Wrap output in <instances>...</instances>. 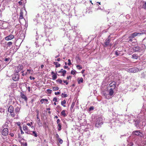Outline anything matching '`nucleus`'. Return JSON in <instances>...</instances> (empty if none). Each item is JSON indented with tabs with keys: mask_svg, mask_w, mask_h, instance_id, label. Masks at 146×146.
I'll use <instances>...</instances> for the list:
<instances>
[{
	"mask_svg": "<svg viewBox=\"0 0 146 146\" xmlns=\"http://www.w3.org/2000/svg\"><path fill=\"white\" fill-rule=\"evenodd\" d=\"M142 134L140 132L138 131H133L132 133V135L131 136H130L131 137V138H133V141H135V139H133V138H135L136 136H141V134Z\"/></svg>",
	"mask_w": 146,
	"mask_h": 146,
	"instance_id": "obj_1",
	"label": "nucleus"
},
{
	"mask_svg": "<svg viewBox=\"0 0 146 146\" xmlns=\"http://www.w3.org/2000/svg\"><path fill=\"white\" fill-rule=\"evenodd\" d=\"M14 108L12 106H9L8 109V111L10 113L11 116L13 117H15L16 114L13 112Z\"/></svg>",
	"mask_w": 146,
	"mask_h": 146,
	"instance_id": "obj_2",
	"label": "nucleus"
},
{
	"mask_svg": "<svg viewBox=\"0 0 146 146\" xmlns=\"http://www.w3.org/2000/svg\"><path fill=\"white\" fill-rule=\"evenodd\" d=\"M102 118H98V120L95 124V127L98 128L101 127V125L102 124Z\"/></svg>",
	"mask_w": 146,
	"mask_h": 146,
	"instance_id": "obj_3",
	"label": "nucleus"
},
{
	"mask_svg": "<svg viewBox=\"0 0 146 146\" xmlns=\"http://www.w3.org/2000/svg\"><path fill=\"white\" fill-rule=\"evenodd\" d=\"M127 71L130 73H135L138 72L139 69L137 68H133L128 69Z\"/></svg>",
	"mask_w": 146,
	"mask_h": 146,
	"instance_id": "obj_4",
	"label": "nucleus"
},
{
	"mask_svg": "<svg viewBox=\"0 0 146 146\" xmlns=\"http://www.w3.org/2000/svg\"><path fill=\"white\" fill-rule=\"evenodd\" d=\"M20 96L27 103L28 98L27 96L22 92H21L20 93Z\"/></svg>",
	"mask_w": 146,
	"mask_h": 146,
	"instance_id": "obj_5",
	"label": "nucleus"
},
{
	"mask_svg": "<svg viewBox=\"0 0 146 146\" xmlns=\"http://www.w3.org/2000/svg\"><path fill=\"white\" fill-rule=\"evenodd\" d=\"M14 36L11 34L9 35L6 36L5 37V39L6 40H11L14 38Z\"/></svg>",
	"mask_w": 146,
	"mask_h": 146,
	"instance_id": "obj_6",
	"label": "nucleus"
},
{
	"mask_svg": "<svg viewBox=\"0 0 146 146\" xmlns=\"http://www.w3.org/2000/svg\"><path fill=\"white\" fill-rule=\"evenodd\" d=\"M8 133V128H3L2 131V135L4 136H6Z\"/></svg>",
	"mask_w": 146,
	"mask_h": 146,
	"instance_id": "obj_7",
	"label": "nucleus"
},
{
	"mask_svg": "<svg viewBox=\"0 0 146 146\" xmlns=\"http://www.w3.org/2000/svg\"><path fill=\"white\" fill-rule=\"evenodd\" d=\"M131 50L134 52L140 51V48L138 46H136L133 47Z\"/></svg>",
	"mask_w": 146,
	"mask_h": 146,
	"instance_id": "obj_8",
	"label": "nucleus"
},
{
	"mask_svg": "<svg viewBox=\"0 0 146 146\" xmlns=\"http://www.w3.org/2000/svg\"><path fill=\"white\" fill-rule=\"evenodd\" d=\"M13 80L15 81H18L19 79V76L18 74H14L12 76Z\"/></svg>",
	"mask_w": 146,
	"mask_h": 146,
	"instance_id": "obj_9",
	"label": "nucleus"
},
{
	"mask_svg": "<svg viewBox=\"0 0 146 146\" xmlns=\"http://www.w3.org/2000/svg\"><path fill=\"white\" fill-rule=\"evenodd\" d=\"M110 37V36H109L108 38L106 40L105 42L104 43L105 44L106 46H107L109 44L110 42V38H109Z\"/></svg>",
	"mask_w": 146,
	"mask_h": 146,
	"instance_id": "obj_10",
	"label": "nucleus"
},
{
	"mask_svg": "<svg viewBox=\"0 0 146 146\" xmlns=\"http://www.w3.org/2000/svg\"><path fill=\"white\" fill-rule=\"evenodd\" d=\"M116 83L115 82H113L110 83L109 86L110 87H113V89H115L116 87Z\"/></svg>",
	"mask_w": 146,
	"mask_h": 146,
	"instance_id": "obj_11",
	"label": "nucleus"
},
{
	"mask_svg": "<svg viewBox=\"0 0 146 146\" xmlns=\"http://www.w3.org/2000/svg\"><path fill=\"white\" fill-rule=\"evenodd\" d=\"M66 110H63L61 112V115L63 116L64 117H65L67 116V115L66 113Z\"/></svg>",
	"mask_w": 146,
	"mask_h": 146,
	"instance_id": "obj_12",
	"label": "nucleus"
},
{
	"mask_svg": "<svg viewBox=\"0 0 146 146\" xmlns=\"http://www.w3.org/2000/svg\"><path fill=\"white\" fill-rule=\"evenodd\" d=\"M23 68V66L19 65L17 67V73L21 71V70Z\"/></svg>",
	"mask_w": 146,
	"mask_h": 146,
	"instance_id": "obj_13",
	"label": "nucleus"
},
{
	"mask_svg": "<svg viewBox=\"0 0 146 146\" xmlns=\"http://www.w3.org/2000/svg\"><path fill=\"white\" fill-rule=\"evenodd\" d=\"M25 133L28 134H31L32 131H30L28 128H23Z\"/></svg>",
	"mask_w": 146,
	"mask_h": 146,
	"instance_id": "obj_14",
	"label": "nucleus"
},
{
	"mask_svg": "<svg viewBox=\"0 0 146 146\" xmlns=\"http://www.w3.org/2000/svg\"><path fill=\"white\" fill-rule=\"evenodd\" d=\"M15 112L17 114L20 111V108L18 107H17L15 109Z\"/></svg>",
	"mask_w": 146,
	"mask_h": 146,
	"instance_id": "obj_15",
	"label": "nucleus"
},
{
	"mask_svg": "<svg viewBox=\"0 0 146 146\" xmlns=\"http://www.w3.org/2000/svg\"><path fill=\"white\" fill-rule=\"evenodd\" d=\"M113 89L112 88H111L109 90V95L110 96L113 95V94L114 92Z\"/></svg>",
	"mask_w": 146,
	"mask_h": 146,
	"instance_id": "obj_16",
	"label": "nucleus"
},
{
	"mask_svg": "<svg viewBox=\"0 0 146 146\" xmlns=\"http://www.w3.org/2000/svg\"><path fill=\"white\" fill-rule=\"evenodd\" d=\"M143 33H137L136 32L134 33L131 34L133 36V37H135L136 36H138V34H140V35H141L142 34H143Z\"/></svg>",
	"mask_w": 146,
	"mask_h": 146,
	"instance_id": "obj_17",
	"label": "nucleus"
},
{
	"mask_svg": "<svg viewBox=\"0 0 146 146\" xmlns=\"http://www.w3.org/2000/svg\"><path fill=\"white\" fill-rule=\"evenodd\" d=\"M23 12L21 10V12L20 13V16H19V19H22L23 18Z\"/></svg>",
	"mask_w": 146,
	"mask_h": 146,
	"instance_id": "obj_18",
	"label": "nucleus"
},
{
	"mask_svg": "<svg viewBox=\"0 0 146 146\" xmlns=\"http://www.w3.org/2000/svg\"><path fill=\"white\" fill-rule=\"evenodd\" d=\"M40 101L41 104H43L44 103V102H48V100L47 99H42L40 100Z\"/></svg>",
	"mask_w": 146,
	"mask_h": 146,
	"instance_id": "obj_19",
	"label": "nucleus"
},
{
	"mask_svg": "<svg viewBox=\"0 0 146 146\" xmlns=\"http://www.w3.org/2000/svg\"><path fill=\"white\" fill-rule=\"evenodd\" d=\"M138 58V56L136 54H134L132 55V58H133L137 59Z\"/></svg>",
	"mask_w": 146,
	"mask_h": 146,
	"instance_id": "obj_20",
	"label": "nucleus"
},
{
	"mask_svg": "<svg viewBox=\"0 0 146 146\" xmlns=\"http://www.w3.org/2000/svg\"><path fill=\"white\" fill-rule=\"evenodd\" d=\"M26 2V0H25V1H19L18 2V3L19 5H21L22 4H25Z\"/></svg>",
	"mask_w": 146,
	"mask_h": 146,
	"instance_id": "obj_21",
	"label": "nucleus"
},
{
	"mask_svg": "<svg viewBox=\"0 0 146 146\" xmlns=\"http://www.w3.org/2000/svg\"><path fill=\"white\" fill-rule=\"evenodd\" d=\"M66 103V101L65 100H64L63 101L61 102V104L64 107H65L66 106L65 104Z\"/></svg>",
	"mask_w": 146,
	"mask_h": 146,
	"instance_id": "obj_22",
	"label": "nucleus"
},
{
	"mask_svg": "<svg viewBox=\"0 0 146 146\" xmlns=\"http://www.w3.org/2000/svg\"><path fill=\"white\" fill-rule=\"evenodd\" d=\"M57 72H56V74H53L52 76V79L54 80H55V79H56L57 78Z\"/></svg>",
	"mask_w": 146,
	"mask_h": 146,
	"instance_id": "obj_23",
	"label": "nucleus"
},
{
	"mask_svg": "<svg viewBox=\"0 0 146 146\" xmlns=\"http://www.w3.org/2000/svg\"><path fill=\"white\" fill-rule=\"evenodd\" d=\"M13 44V42H9L7 43V45L8 47H10Z\"/></svg>",
	"mask_w": 146,
	"mask_h": 146,
	"instance_id": "obj_24",
	"label": "nucleus"
},
{
	"mask_svg": "<svg viewBox=\"0 0 146 146\" xmlns=\"http://www.w3.org/2000/svg\"><path fill=\"white\" fill-rule=\"evenodd\" d=\"M54 64L56 65V67L58 68L60 66V64L58 62H54Z\"/></svg>",
	"mask_w": 146,
	"mask_h": 146,
	"instance_id": "obj_25",
	"label": "nucleus"
},
{
	"mask_svg": "<svg viewBox=\"0 0 146 146\" xmlns=\"http://www.w3.org/2000/svg\"><path fill=\"white\" fill-rule=\"evenodd\" d=\"M27 71L28 72V74H32L33 73V70L27 69Z\"/></svg>",
	"mask_w": 146,
	"mask_h": 146,
	"instance_id": "obj_26",
	"label": "nucleus"
},
{
	"mask_svg": "<svg viewBox=\"0 0 146 146\" xmlns=\"http://www.w3.org/2000/svg\"><path fill=\"white\" fill-rule=\"evenodd\" d=\"M83 81V78H80V80H78V84H80L81 83H82Z\"/></svg>",
	"mask_w": 146,
	"mask_h": 146,
	"instance_id": "obj_27",
	"label": "nucleus"
},
{
	"mask_svg": "<svg viewBox=\"0 0 146 146\" xmlns=\"http://www.w3.org/2000/svg\"><path fill=\"white\" fill-rule=\"evenodd\" d=\"M32 134L31 133V134L33 136H34L35 137H37V133H36L35 131H33L32 132Z\"/></svg>",
	"mask_w": 146,
	"mask_h": 146,
	"instance_id": "obj_28",
	"label": "nucleus"
},
{
	"mask_svg": "<svg viewBox=\"0 0 146 146\" xmlns=\"http://www.w3.org/2000/svg\"><path fill=\"white\" fill-rule=\"evenodd\" d=\"M59 88L58 87H52V89L53 91H56L58 90Z\"/></svg>",
	"mask_w": 146,
	"mask_h": 146,
	"instance_id": "obj_29",
	"label": "nucleus"
},
{
	"mask_svg": "<svg viewBox=\"0 0 146 146\" xmlns=\"http://www.w3.org/2000/svg\"><path fill=\"white\" fill-rule=\"evenodd\" d=\"M75 102H73L72 104L71 105V107H70V109L72 110L73 109L74 107V106L75 105Z\"/></svg>",
	"mask_w": 146,
	"mask_h": 146,
	"instance_id": "obj_30",
	"label": "nucleus"
},
{
	"mask_svg": "<svg viewBox=\"0 0 146 146\" xmlns=\"http://www.w3.org/2000/svg\"><path fill=\"white\" fill-rule=\"evenodd\" d=\"M61 96L62 97L65 98L68 96V95L66 94L62 93L61 94Z\"/></svg>",
	"mask_w": 146,
	"mask_h": 146,
	"instance_id": "obj_31",
	"label": "nucleus"
},
{
	"mask_svg": "<svg viewBox=\"0 0 146 146\" xmlns=\"http://www.w3.org/2000/svg\"><path fill=\"white\" fill-rule=\"evenodd\" d=\"M56 108L57 110H58L59 111H60L61 110V107L59 105L57 106L56 107Z\"/></svg>",
	"mask_w": 146,
	"mask_h": 146,
	"instance_id": "obj_32",
	"label": "nucleus"
},
{
	"mask_svg": "<svg viewBox=\"0 0 146 146\" xmlns=\"http://www.w3.org/2000/svg\"><path fill=\"white\" fill-rule=\"evenodd\" d=\"M57 82H58L60 84H62V80L60 79H58L56 80Z\"/></svg>",
	"mask_w": 146,
	"mask_h": 146,
	"instance_id": "obj_33",
	"label": "nucleus"
},
{
	"mask_svg": "<svg viewBox=\"0 0 146 146\" xmlns=\"http://www.w3.org/2000/svg\"><path fill=\"white\" fill-rule=\"evenodd\" d=\"M105 137V136L103 135H101L100 136V138L102 140L104 141V138Z\"/></svg>",
	"mask_w": 146,
	"mask_h": 146,
	"instance_id": "obj_34",
	"label": "nucleus"
},
{
	"mask_svg": "<svg viewBox=\"0 0 146 146\" xmlns=\"http://www.w3.org/2000/svg\"><path fill=\"white\" fill-rule=\"evenodd\" d=\"M8 127V123L7 122H6L5 124L3 125V127H6V128Z\"/></svg>",
	"mask_w": 146,
	"mask_h": 146,
	"instance_id": "obj_35",
	"label": "nucleus"
},
{
	"mask_svg": "<svg viewBox=\"0 0 146 146\" xmlns=\"http://www.w3.org/2000/svg\"><path fill=\"white\" fill-rule=\"evenodd\" d=\"M46 91L49 94H51L52 92V90L50 89H48Z\"/></svg>",
	"mask_w": 146,
	"mask_h": 146,
	"instance_id": "obj_36",
	"label": "nucleus"
},
{
	"mask_svg": "<svg viewBox=\"0 0 146 146\" xmlns=\"http://www.w3.org/2000/svg\"><path fill=\"white\" fill-rule=\"evenodd\" d=\"M37 114L36 115V116H37V119L39 121L40 120V119L39 117V116H38V113H38V111L37 112Z\"/></svg>",
	"mask_w": 146,
	"mask_h": 146,
	"instance_id": "obj_37",
	"label": "nucleus"
},
{
	"mask_svg": "<svg viewBox=\"0 0 146 146\" xmlns=\"http://www.w3.org/2000/svg\"><path fill=\"white\" fill-rule=\"evenodd\" d=\"M76 67L79 70H81L82 69V67L80 65H77L76 66Z\"/></svg>",
	"mask_w": 146,
	"mask_h": 146,
	"instance_id": "obj_38",
	"label": "nucleus"
},
{
	"mask_svg": "<svg viewBox=\"0 0 146 146\" xmlns=\"http://www.w3.org/2000/svg\"><path fill=\"white\" fill-rule=\"evenodd\" d=\"M66 71L65 70H64L62 72V75L63 76H65V74L66 73Z\"/></svg>",
	"mask_w": 146,
	"mask_h": 146,
	"instance_id": "obj_39",
	"label": "nucleus"
},
{
	"mask_svg": "<svg viewBox=\"0 0 146 146\" xmlns=\"http://www.w3.org/2000/svg\"><path fill=\"white\" fill-rule=\"evenodd\" d=\"M52 100L53 101H55V102H57L58 101L57 98L56 97L54 98Z\"/></svg>",
	"mask_w": 146,
	"mask_h": 146,
	"instance_id": "obj_40",
	"label": "nucleus"
},
{
	"mask_svg": "<svg viewBox=\"0 0 146 146\" xmlns=\"http://www.w3.org/2000/svg\"><path fill=\"white\" fill-rule=\"evenodd\" d=\"M76 71L75 70H72L71 71V73L72 74L74 75L76 73Z\"/></svg>",
	"mask_w": 146,
	"mask_h": 146,
	"instance_id": "obj_41",
	"label": "nucleus"
},
{
	"mask_svg": "<svg viewBox=\"0 0 146 146\" xmlns=\"http://www.w3.org/2000/svg\"><path fill=\"white\" fill-rule=\"evenodd\" d=\"M59 142L60 144H62L63 143V140L61 139H58Z\"/></svg>",
	"mask_w": 146,
	"mask_h": 146,
	"instance_id": "obj_42",
	"label": "nucleus"
},
{
	"mask_svg": "<svg viewBox=\"0 0 146 146\" xmlns=\"http://www.w3.org/2000/svg\"><path fill=\"white\" fill-rule=\"evenodd\" d=\"M143 8L145 9H146V1L145 4L143 5Z\"/></svg>",
	"mask_w": 146,
	"mask_h": 146,
	"instance_id": "obj_43",
	"label": "nucleus"
},
{
	"mask_svg": "<svg viewBox=\"0 0 146 146\" xmlns=\"http://www.w3.org/2000/svg\"><path fill=\"white\" fill-rule=\"evenodd\" d=\"M94 108L93 106H91L89 108V111H91L94 110Z\"/></svg>",
	"mask_w": 146,
	"mask_h": 146,
	"instance_id": "obj_44",
	"label": "nucleus"
},
{
	"mask_svg": "<svg viewBox=\"0 0 146 146\" xmlns=\"http://www.w3.org/2000/svg\"><path fill=\"white\" fill-rule=\"evenodd\" d=\"M68 64L69 66L71 64V60H70V59H68Z\"/></svg>",
	"mask_w": 146,
	"mask_h": 146,
	"instance_id": "obj_45",
	"label": "nucleus"
},
{
	"mask_svg": "<svg viewBox=\"0 0 146 146\" xmlns=\"http://www.w3.org/2000/svg\"><path fill=\"white\" fill-rule=\"evenodd\" d=\"M17 125L19 127V128H21V127L20 126L21 123L19 122H18L17 123Z\"/></svg>",
	"mask_w": 146,
	"mask_h": 146,
	"instance_id": "obj_46",
	"label": "nucleus"
},
{
	"mask_svg": "<svg viewBox=\"0 0 146 146\" xmlns=\"http://www.w3.org/2000/svg\"><path fill=\"white\" fill-rule=\"evenodd\" d=\"M21 146H27V143H23L21 144Z\"/></svg>",
	"mask_w": 146,
	"mask_h": 146,
	"instance_id": "obj_47",
	"label": "nucleus"
},
{
	"mask_svg": "<svg viewBox=\"0 0 146 146\" xmlns=\"http://www.w3.org/2000/svg\"><path fill=\"white\" fill-rule=\"evenodd\" d=\"M63 82L64 83H65L66 85H68V82L67 80H63Z\"/></svg>",
	"mask_w": 146,
	"mask_h": 146,
	"instance_id": "obj_48",
	"label": "nucleus"
},
{
	"mask_svg": "<svg viewBox=\"0 0 146 146\" xmlns=\"http://www.w3.org/2000/svg\"><path fill=\"white\" fill-rule=\"evenodd\" d=\"M60 94V92H55V95H59Z\"/></svg>",
	"mask_w": 146,
	"mask_h": 146,
	"instance_id": "obj_49",
	"label": "nucleus"
},
{
	"mask_svg": "<svg viewBox=\"0 0 146 146\" xmlns=\"http://www.w3.org/2000/svg\"><path fill=\"white\" fill-rule=\"evenodd\" d=\"M115 54L117 56H118L119 55V53H118V52L117 51H115Z\"/></svg>",
	"mask_w": 146,
	"mask_h": 146,
	"instance_id": "obj_50",
	"label": "nucleus"
},
{
	"mask_svg": "<svg viewBox=\"0 0 146 146\" xmlns=\"http://www.w3.org/2000/svg\"><path fill=\"white\" fill-rule=\"evenodd\" d=\"M134 38V37H133V36L131 34V36L129 37V38L130 39V38Z\"/></svg>",
	"mask_w": 146,
	"mask_h": 146,
	"instance_id": "obj_51",
	"label": "nucleus"
},
{
	"mask_svg": "<svg viewBox=\"0 0 146 146\" xmlns=\"http://www.w3.org/2000/svg\"><path fill=\"white\" fill-rule=\"evenodd\" d=\"M10 60V58H5V61H8Z\"/></svg>",
	"mask_w": 146,
	"mask_h": 146,
	"instance_id": "obj_52",
	"label": "nucleus"
},
{
	"mask_svg": "<svg viewBox=\"0 0 146 146\" xmlns=\"http://www.w3.org/2000/svg\"><path fill=\"white\" fill-rule=\"evenodd\" d=\"M29 78H30V79L31 80H32V79L34 80L35 79V78L34 77L31 76H30Z\"/></svg>",
	"mask_w": 146,
	"mask_h": 146,
	"instance_id": "obj_53",
	"label": "nucleus"
},
{
	"mask_svg": "<svg viewBox=\"0 0 146 146\" xmlns=\"http://www.w3.org/2000/svg\"><path fill=\"white\" fill-rule=\"evenodd\" d=\"M64 70H63L62 69H61L58 72L59 73H61V72H62L64 71Z\"/></svg>",
	"mask_w": 146,
	"mask_h": 146,
	"instance_id": "obj_54",
	"label": "nucleus"
},
{
	"mask_svg": "<svg viewBox=\"0 0 146 146\" xmlns=\"http://www.w3.org/2000/svg\"><path fill=\"white\" fill-rule=\"evenodd\" d=\"M28 91L29 92L31 91V88L30 87H28L27 88Z\"/></svg>",
	"mask_w": 146,
	"mask_h": 146,
	"instance_id": "obj_55",
	"label": "nucleus"
},
{
	"mask_svg": "<svg viewBox=\"0 0 146 146\" xmlns=\"http://www.w3.org/2000/svg\"><path fill=\"white\" fill-rule=\"evenodd\" d=\"M58 124V126L59 127V128H61V126L60 124L59 123Z\"/></svg>",
	"mask_w": 146,
	"mask_h": 146,
	"instance_id": "obj_56",
	"label": "nucleus"
},
{
	"mask_svg": "<svg viewBox=\"0 0 146 146\" xmlns=\"http://www.w3.org/2000/svg\"><path fill=\"white\" fill-rule=\"evenodd\" d=\"M24 71H22L21 72V73H22V76H25V74L24 73Z\"/></svg>",
	"mask_w": 146,
	"mask_h": 146,
	"instance_id": "obj_57",
	"label": "nucleus"
},
{
	"mask_svg": "<svg viewBox=\"0 0 146 146\" xmlns=\"http://www.w3.org/2000/svg\"><path fill=\"white\" fill-rule=\"evenodd\" d=\"M31 125L32 124V122H31V123H27V125L29 126H31Z\"/></svg>",
	"mask_w": 146,
	"mask_h": 146,
	"instance_id": "obj_58",
	"label": "nucleus"
},
{
	"mask_svg": "<svg viewBox=\"0 0 146 146\" xmlns=\"http://www.w3.org/2000/svg\"><path fill=\"white\" fill-rule=\"evenodd\" d=\"M9 135L11 137H13L14 136V134H13V133H10Z\"/></svg>",
	"mask_w": 146,
	"mask_h": 146,
	"instance_id": "obj_59",
	"label": "nucleus"
},
{
	"mask_svg": "<svg viewBox=\"0 0 146 146\" xmlns=\"http://www.w3.org/2000/svg\"><path fill=\"white\" fill-rule=\"evenodd\" d=\"M64 68L66 69L68 68V67L67 66H64Z\"/></svg>",
	"mask_w": 146,
	"mask_h": 146,
	"instance_id": "obj_60",
	"label": "nucleus"
},
{
	"mask_svg": "<svg viewBox=\"0 0 146 146\" xmlns=\"http://www.w3.org/2000/svg\"><path fill=\"white\" fill-rule=\"evenodd\" d=\"M71 76H68L67 77V79H70V78H71Z\"/></svg>",
	"mask_w": 146,
	"mask_h": 146,
	"instance_id": "obj_61",
	"label": "nucleus"
},
{
	"mask_svg": "<svg viewBox=\"0 0 146 146\" xmlns=\"http://www.w3.org/2000/svg\"><path fill=\"white\" fill-rule=\"evenodd\" d=\"M60 121L59 119H58L57 121V124H58L59 123Z\"/></svg>",
	"mask_w": 146,
	"mask_h": 146,
	"instance_id": "obj_62",
	"label": "nucleus"
},
{
	"mask_svg": "<svg viewBox=\"0 0 146 146\" xmlns=\"http://www.w3.org/2000/svg\"><path fill=\"white\" fill-rule=\"evenodd\" d=\"M56 137L57 138H59V136L58 134H56Z\"/></svg>",
	"mask_w": 146,
	"mask_h": 146,
	"instance_id": "obj_63",
	"label": "nucleus"
},
{
	"mask_svg": "<svg viewBox=\"0 0 146 146\" xmlns=\"http://www.w3.org/2000/svg\"><path fill=\"white\" fill-rule=\"evenodd\" d=\"M20 129H21V134H23L24 133V132H23V131L22 130V128H20Z\"/></svg>",
	"mask_w": 146,
	"mask_h": 146,
	"instance_id": "obj_64",
	"label": "nucleus"
}]
</instances>
